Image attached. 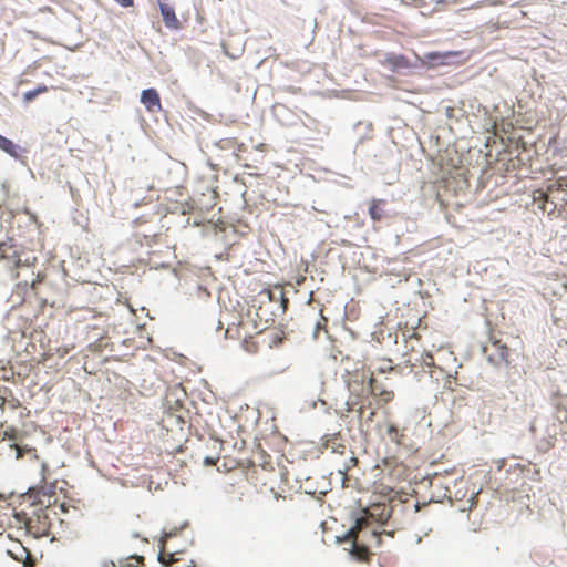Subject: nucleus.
Returning a JSON list of instances; mask_svg holds the SVG:
<instances>
[{
  "instance_id": "1",
  "label": "nucleus",
  "mask_w": 567,
  "mask_h": 567,
  "mask_svg": "<svg viewBox=\"0 0 567 567\" xmlns=\"http://www.w3.org/2000/svg\"><path fill=\"white\" fill-rule=\"evenodd\" d=\"M53 493L47 492L44 487L37 492L35 498L38 503H32L28 509L16 512L13 518L19 525V528H24L25 532L34 538L48 536L51 529V515L55 514L51 507V498Z\"/></svg>"
},
{
  "instance_id": "2",
  "label": "nucleus",
  "mask_w": 567,
  "mask_h": 567,
  "mask_svg": "<svg viewBox=\"0 0 567 567\" xmlns=\"http://www.w3.org/2000/svg\"><path fill=\"white\" fill-rule=\"evenodd\" d=\"M323 453L327 454L330 464L336 468L337 473L343 477L358 463L354 453L348 449L340 434H333L326 439Z\"/></svg>"
},
{
  "instance_id": "3",
  "label": "nucleus",
  "mask_w": 567,
  "mask_h": 567,
  "mask_svg": "<svg viewBox=\"0 0 567 567\" xmlns=\"http://www.w3.org/2000/svg\"><path fill=\"white\" fill-rule=\"evenodd\" d=\"M7 553L16 561L21 563L22 567H34L35 565L37 559L34 555H32L31 551L20 542L12 543L7 549Z\"/></svg>"
},
{
  "instance_id": "4",
  "label": "nucleus",
  "mask_w": 567,
  "mask_h": 567,
  "mask_svg": "<svg viewBox=\"0 0 567 567\" xmlns=\"http://www.w3.org/2000/svg\"><path fill=\"white\" fill-rule=\"evenodd\" d=\"M554 192H567V176L559 177L554 183L547 186V192L537 190L534 193V200L542 202L540 208L546 210V203L548 202V194Z\"/></svg>"
},
{
  "instance_id": "5",
  "label": "nucleus",
  "mask_w": 567,
  "mask_h": 567,
  "mask_svg": "<svg viewBox=\"0 0 567 567\" xmlns=\"http://www.w3.org/2000/svg\"><path fill=\"white\" fill-rule=\"evenodd\" d=\"M141 102L151 113L162 111L161 97L155 89H146L141 93Z\"/></svg>"
},
{
  "instance_id": "6",
  "label": "nucleus",
  "mask_w": 567,
  "mask_h": 567,
  "mask_svg": "<svg viewBox=\"0 0 567 567\" xmlns=\"http://www.w3.org/2000/svg\"><path fill=\"white\" fill-rule=\"evenodd\" d=\"M21 437H22L21 432L13 426L7 427L2 433V439H1L2 441L8 440V441L14 442L13 444H10L9 446L11 450H14L17 460L21 458L25 451L27 452L32 451L31 449H24V447H21L19 444H17V442L20 441Z\"/></svg>"
},
{
  "instance_id": "7",
  "label": "nucleus",
  "mask_w": 567,
  "mask_h": 567,
  "mask_svg": "<svg viewBox=\"0 0 567 567\" xmlns=\"http://www.w3.org/2000/svg\"><path fill=\"white\" fill-rule=\"evenodd\" d=\"M369 386L371 394L379 398L383 403H389L394 398V392L386 390L374 377V372H371L369 378Z\"/></svg>"
},
{
  "instance_id": "8",
  "label": "nucleus",
  "mask_w": 567,
  "mask_h": 567,
  "mask_svg": "<svg viewBox=\"0 0 567 567\" xmlns=\"http://www.w3.org/2000/svg\"><path fill=\"white\" fill-rule=\"evenodd\" d=\"M365 523V518L357 519L355 525L346 535V539L352 542L353 553L357 554L360 558L368 554L367 547L357 545L358 533L361 530Z\"/></svg>"
},
{
  "instance_id": "9",
  "label": "nucleus",
  "mask_w": 567,
  "mask_h": 567,
  "mask_svg": "<svg viewBox=\"0 0 567 567\" xmlns=\"http://www.w3.org/2000/svg\"><path fill=\"white\" fill-rule=\"evenodd\" d=\"M457 51L446 52H430L424 55V63L430 66L446 65L450 63V59L460 55Z\"/></svg>"
},
{
  "instance_id": "10",
  "label": "nucleus",
  "mask_w": 567,
  "mask_h": 567,
  "mask_svg": "<svg viewBox=\"0 0 567 567\" xmlns=\"http://www.w3.org/2000/svg\"><path fill=\"white\" fill-rule=\"evenodd\" d=\"M159 10H161V14H162L164 24L168 29L176 30V29L181 28V22L177 19L173 7H171L169 4H167L165 2H159Z\"/></svg>"
},
{
  "instance_id": "11",
  "label": "nucleus",
  "mask_w": 567,
  "mask_h": 567,
  "mask_svg": "<svg viewBox=\"0 0 567 567\" xmlns=\"http://www.w3.org/2000/svg\"><path fill=\"white\" fill-rule=\"evenodd\" d=\"M385 434L390 442L394 443L398 446H402L405 444L406 434L405 429H400L393 422L385 423Z\"/></svg>"
},
{
  "instance_id": "12",
  "label": "nucleus",
  "mask_w": 567,
  "mask_h": 567,
  "mask_svg": "<svg viewBox=\"0 0 567 567\" xmlns=\"http://www.w3.org/2000/svg\"><path fill=\"white\" fill-rule=\"evenodd\" d=\"M267 332L259 331L256 336L244 339L243 347L248 353H257L259 346L267 342Z\"/></svg>"
},
{
  "instance_id": "13",
  "label": "nucleus",
  "mask_w": 567,
  "mask_h": 567,
  "mask_svg": "<svg viewBox=\"0 0 567 567\" xmlns=\"http://www.w3.org/2000/svg\"><path fill=\"white\" fill-rule=\"evenodd\" d=\"M384 64L392 71L408 69L411 66L409 59L402 54H388L385 56Z\"/></svg>"
},
{
  "instance_id": "14",
  "label": "nucleus",
  "mask_w": 567,
  "mask_h": 567,
  "mask_svg": "<svg viewBox=\"0 0 567 567\" xmlns=\"http://www.w3.org/2000/svg\"><path fill=\"white\" fill-rule=\"evenodd\" d=\"M385 202L382 199H373L370 203L369 206V215L374 221H380L384 216V209L382 208V205H384Z\"/></svg>"
},
{
  "instance_id": "15",
  "label": "nucleus",
  "mask_w": 567,
  "mask_h": 567,
  "mask_svg": "<svg viewBox=\"0 0 567 567\" xmlns=\"http://www.w3.org/2000/svg\"><path fill=\"white\" fill-rule=\"evenodd\" d=\"M173 561L176 563L175 567H190L185 561H178V560H173ZM143 565H144V558L142 556H132L127 559L125 566H123V567H142Z\"/></svg>"
},
{
  "instance_id": "16",
  "label": "nucleus",
  "mask_w": 567,
  "mask_h": 567,
  "mask_svg": "<svg viewBox=\"0 0 567 567\" xmlns=\"http://www.w3.org/2000/svg\"><path fill=\"white\" fill-rule=\"evenodd\" d=\"M0 148L11 156L17 155V145L9 138L0 135Z\"/></svg>"
},
{
  "instance_id": "17",
  "label": "nucleus",
  "mask_w": 567,
  "mask_h": 567,
  "mask_svg": "<svg viewBox=\"0 0 567 567\" xmlns=\"http://www.w3.org/2000/svg\"><path fill=\"white\" fill-rule=\"evenodd\" d=\"M10 257L17 258V251L7 243H0V258L8 259Z\"/></svg>"
},
{
  "instance_id": "18",
  "label": "nucleus",
  "mask_w": 567,
  "mask_h": 567,
  "mask_svg": "<svg viewBox=\"0 0 567 567\" xmlns=\"http://www.w3.org/2000/svg\"><path fill=\"white\" fill-rule=\"evenodd\" d=\"M393 370L392 361L382 359L380 360L379 364L374 367V370L372 372L378 373H386Z\"/></svg>"
},
{
  "instance_id": "19",
  "label": "nucleus",
  "mask_w": 567,
  "mask_h": 567,
  "mask_svg": "<svg viewBox=\"0 0 567 567\" xmlns=\"http://www.w3.org/2000/svg\"><path fill=\"white\" fill-rule=\"evenodd\" d=\"M10 394H11V391L8 388H6V386L0 388V409L1 410L4 409L8 395H10Z\"/></svg>"
},
{
  "instance_id": "20",
  "label": "nucleus",
  "mask_w": 567,
  "mask_h": 567,
  "mask_svg": "<svg viewBox=\"0 0 567 567\" xmlns=\"http://www.w3.org/2000/svg\"><path fill=\"white\" fill-rule=\"evenodd\" d=\"M422 363L427 365V367H433L434 365L433 355L430 352H425L422 355Z\"/></svg>"
},
{
  "instance_id": "21",
  "label": "nucleus",
  "mask_w": 567,
  "mask_h": 567,
  "mask_svg": "<svg viewBox=\"0 0 567 567\" xmlns=\"http://www.w3.org/2000/svg\"><path fill=\"white\" fill-rule=\"evenodd\" d=\"M38 95L35 94V91L34 90H30V91H27L24 94H23V101L27 102V103H30L31 101H33Z\"/></svg>"
},
{
  "instance_id": "22",
  "label": "nucleus",
  "mask_w": 567,
  "mask_h": 567,
  "mask_svg": "<svg viewBox=\"0 0 567 567\" xmlns=\"http://www.w3.org/2000/svg\"><path fill=\"white\" fill-rule=\"evenodd\" d=\"M35 91L37 95H40L42 93L48 92V86L44 84L39 85L38 87L33 89Z\"/></svg>"
},
{
  "instance_id": "23",
  "label": "nucleus",
  "mask_w": 567,
  "mask_h": 567,
  "mask_svg": "<svg viewBox=\"0 0 567 567\" xmlns=\"http://www.w3.org/2000/svg\"><path fill=\"white\" fill-rule=\"evenodd\" d=\"M501 350H502L501 351V357L506 360L507 357H508V348H507V346H505V344L501 346Z\"/></svg>"
},
{
  "instance_id": "24",
  "label": "nucleus",
  "mask_w": 567,
  "mask_h": 567,
  "mask_svg": "<svg viewBox=\"0 0 567 567\" xmlns=\"http://www.w3.org/2000/svg\"><path fill=\"white\" fill-rule=\"evenodd\" d=\"M115 1L118 2L123 7H131V6H133V0H115Z\"/></svg>"
},
{
  "instance_id": "25",
  "label": "nucleus",
  "mask_w": 567,
  "mask_h": 567,
  "mask_svg": "<svg viewBox=\"0 0 567 567\" xmlns=\"http://www.w3.org/2000/svg\"><path fill=\"white\" fill-rule=\"evenodd\" d=\"M223 143L225 144V146H224V147H228V146H229V138H227V140H223Z\"/></svg>"
},
{
  "instance_id": "26",
  "label": "nucleus",
  "mask_w": 567,
  "mask_h": 567,
  "mask_svg": "<svg viewBox=\"0 0 567 567\" xmlns=\"http://www.w3.org/2000/svg\"><path fill=\"white\" fill-rule=\"evenodd\" d=\"M239 151H245V146L244 144H240L239 147H238Z\"/></svg>"
},
{
  "instance_id": "27",
  "label": "nucleus",
  "mask_w": 567,
  "mask_h": 567,
  "mask_svg": "<svg viewBox=\"0 0 567 567\" xmlns=\"http://www.w3.org/2000/svg\"><path fill=\"white\" fill-rule=\"evenodd\" d=\"M19 264H20V259H19V258H17V260H16V262H14L16 267H18V266H19Z\"/></svg>"
},
{
  "instance_id": "28",
  "label": "nucleus",
  "mask_w": 567,
  "mask_h": 567,
  "mask_svg": "<svg viewBox=\"0 0 567 567\" xmlns=\"http://www.w3.org/2000/svg\"><path fill=\"white\" fill-rule=\"evenodd\" d=\"M205 462H206V463H208V464H213V461H212V460H209V458H206V461H205Z\"/></svg>"
},
{
  "instance_id": "29",
  "label": "nucleus",
  "mask_w": 567,
  "mask_h": 567,
  "mask_svg": "<svg viewBox=\"0 0 567 567\" xmlns=\"http://www.w3.org/2000/svg\"><path fill=\"white\" fill-rule=\"evenodd\" d=\"M269 298L272 299L271 290H268Z\"/></svg>"
}]
</instances>
